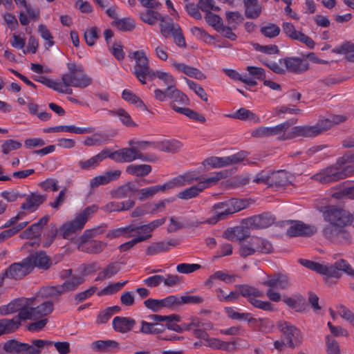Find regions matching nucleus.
<instances>
[{"label": "nucleus", "mask_w": 354, "mask_h": 354, "mask_svg": "<svg viewBox=\"0 0 354 354\" xmlns=\"http://www.w3.org/2000/svg\"><path fill=\"white\" fill-rule=\"evenodd\" d=\"M283 32L287 37L293 40H297L305 44L308 48L313 49L315 47V41L304 33L297 31L292 24L285 22L282 25Z\"/></svg>", "instance_id": "20"}, {"label": "nucleus", "mask_w": 354, "mask_h": 354, "mask_svg": "<svg viewBox=\"0 0 354 354\" xmlns=\"http://www.w3.org/2000/svg\"><path fill=\"white\" fill-rule=\"evenodd\" d=\"M291 124L292 123H290L289 121H286L274 127H270V136H277V140L280 141L290 140V129H290Z\"/></svg>", "instance_id": "32"}, {"label": "nucleus", "mask_w": 354, "mask_h": 354, "mask_svg": "<svg viewBox=\"0 0 354 354\" xmlns=\"http://www.w3.org/2000/svg\"><path fill=\"white\" fill-rule=\"evenodd\" d=\"M354 162V152L346 155L333 165L320 171L313 178L322 184H328L346 178L354 171L353 165H346Z\"/></svg>", "instance_id": "2"}, {"label": "nucleus", "mask_w": 354, "mask_h": 354, "mask_svg": "<svg viewBox=\"0 0 354 354\" xmlns=\"http://www.w3.org/2000/svg\"><path fill=\"white\" fill-rule=\"evenodd\" d=\"M140 332L145 334H158L165 330L162 325H158L156 323H149L145 321L141 322Z\"/></svg>", "instance_id": "54"}, {"label": "nucleus", "mask_w": 354, "mask_h": 354, "mask_svg": "<svg viewBox=\"0 0 354 354\" xmlns=\"http://www.w3.org/2000/svg\"><path fill=\"white\" fill-rule=\"evenodd\" d=\"M112 26L120 31H131L136 27L133 21L129 18L115 19L112 21Z\"/></svg>", "instance_id": "55"}, {"label": "nucleus", "mask_w": 354, "mask_h": 354, "mask_svg": "<svg viewBox=\"0 0 354 354\" xmlns=\"http://www.w3.org/2000/svg\"><path fill=\"white\" fill-rule=\"evenodd\" d=\"M122 97L125 101L134 104L136 107L140 108L144 111H148L147 107L143 101L131 91L124 89L122 91Z\"/></svg>", "instance_id": "47"}, {"label": "nucleus", "mask_w": 354, "mask_h": 354, "mask_svg": "<svg viewBox=\"0 0 354 354\" xmlns=\"http://www.w3.org/2000/svg\"><path fill=\"white\" fill-rule=\"evenodd\" d=\"M225 177V172L220 171L214 176L207 178L199 183L185 189L177 194V197L182 200H189L196 198L205 189Z\"/></svg>", "instance_id": "10"}, {"label": "nucleus", "mask_w": 354, "mask_h": 354, "mask_svg": "<svg viewBox=\"0 0 354 354\" xmlns=\"http://www.w3.org/2000/svg\"><path fill=\"white\" fill-rule=\"evenodd\" d=\"M67 66L68 72L62 76L65 87L84 88L92 84V79L84 73L83 67L77 66L75 63H68Z\"/></svg>", "instance_id": "7"}, {"label": "nucleus", "mask_w": 354, "mask_h": 354, "mask_svg": "<svg viewBox=\"0 0 354 354\" xmlns=\"http://www.w3.org/2000/svg\"><path fill=\"white\" fill-rule=\"evenodd\" d=\"M277 327L284 337L288 347L295 348L301 344V331L295 326L288 322L280 321L277 322Z\"/></svg>", "instance_id": "11"}, {"label": "nucleus", "mask_w": 354, "mask_h": 354, "mask_svg": "<svg viewBox=\"0 0 354 354\" xmlns=\"http://www.w3.org/2000/svg\"><path fill=\"white\" fill-rule=\"evenodd\" d=\"M106 243L100 241H94L90 243H87L86 245L77 246L79 250L85 252L87 253L98 254L104 250L106 248Z\"/></svg>", "instance_id": "48"}, {"label": "nucleus", "mask_w": 354, "mask_h": 354, "mask_svg": "<svg viewBox=\"0 0 354 354\" xmlns=\"http://www.w3.org/2000/svg\"><path fill=\"white\" fill-rule=\"evenodd\" d=\"M320 120L312 126H296L290 129L291 139L297 137L314 138L324 132Z\"/></svg>", "instance_id": "17"}, {"label": "nucleus", "mask_w": 354, "mask_h": 354, "mask_svg": "<svg viewBox=\"0 0 354 354\" xmlns=\"http://www.w3.org/2000/svg\"><path fill=\"white\" fill-rule=\"evenodd\" d=\"M169 250L164 241L154 242L149 245L146 249V254L149 256L156 255Z\"/></svg>", "instance_id": "59"}, {"label": "nucleus", "mask_w": 354, "mask_h": 354, "mask_svg": "<svg viewBox=\"0 0 354 354\" xmlns=\"http://www.w3.org/2000/svg\"><path fill=\"white\" fill-rule=\"evenodd\" d=\"M120 175V170L107 171L103 175L92 178L90 180V186L95 188L100 185H106L113 180H117Z\"/></svg>", "instance_id": "30"}, {"label": "nucleus", "mask_w": 354, "mask_h": 354, "mask_svg": "<svg viewBox=\"0 0 354 354\" xmlns=\"http://www.w3.org/2000/svg\"><path fill=\"white\" fill-rule=\"evenodd\" d=\"M183 145L176 140H163L156 142L154 148L167 153H176L182 148Z\"/></svg>", "instance_id": "37"}, {"label": "nucleus", "mask_w": 354, "mask_h": 354, "mask_svg": "<svg viewBox=\"0 0 354 354\" xmlns=\"http://www.w3.org/2000/svg\"><path fill=\"white\" fill-rule=\"evenodd\" d=\"M156 77H158L164 82L165 85L167 86L166 88L169 91L176 88V82L171 74L166 72L157 71L156 72L154 71V79Z\"/></svg>", "instance_id": "52"}, {"label": "nucleus", "mask_w": 354, "mask_h": 354, "mask_svg": "<svg viewBox=\"0 0 354 354\" xmlns=\"http://www.w3.org/2000/svg\"><path fill=\"white\" fill-rule=\"evenodd\" d=\"M160 13L151 9L147 10L140 15L142 21L149 25L155 24L156 21L160 18Z\"/></svg>", "instance_id": "60"}, {"label": "nucleus", "mask_w": 354, "mask_h": 354, "mask_svg": "<svg viewBox=\"0 0 354 354\" xmlns=\"http://www.w3.org/2000/svg\"><path fill=\"white\" fill-rule=\"evenodd\" d=\"M109 140V135L102 132H97L91 137H87L84 141V145L88 147L100 146L106 143Z\"/></svg>", "instance_id": "44"}, {"label": "nucleus", "mask_w": 354, "mask_h": 354, "mask_svg": "<svg viewBox=\"0 0 354 354\" xmlns=\"http://www.w3.org/2000/svg\"><path fill=\"white\" fill-rule=\"evenodd\" d=\"M227 116L241 120H253L255 122H260V119L256 114L245 108H241L233 114H230Z\"/></svg>", "instance_id": "46"}, {"label": "nucleus", "mask_w": 354, "mask_h": 354, "mask_svg": "<svg viewBox=\"0 0 354 354\" xmlns=\"http://www.w3.org/2000/svg\"><path fill=\"white\" fill-rule=\"evenodd\" d=\"M324 216L329 223L322 231L327 240L336 244H348L351 242V236L345 228L353 221V216L348 212L330 207L324 212Z\"/></svg>", "instance_id": "1"}, {"label": "nucleus", "mask_w": 354, "mask_h": 354, "mask_svg": "<svg viewBox=\"0 0 354 354\" xmlns=\"http://www.w3.org/2000/svg\"><path fill=\"white\" fill-rule=\"evenodd\" d=\"M65 131L69 133H73L77 134H84L93 132V128L92 127H86V128H80L76 127L73 125H60L53 127H49L48 129H44V131L46 133H50L51 131L58 132V131Z\"/></svg>", "instance_id": "36"}, {"label": "nucleus", "mask_w": 354, "mask_h": 354, "mask_svg": "<svg viewBox=\"0 0 354 354\" xmlns=\"http://www.w3.org/2000/svg\"><path fill=\"white\" fill-rule=\"evenodd\" d=\"M169 99L170 100L171 108L178 113V109H182L180 106H187L189 104V97L177 88L169 91Z\"/></svg>", "instance_id": "23"}, {"label": "nucleus", "mask_w": 354, "mask_h": 354, "mask_svg": "<svg viewBox=\"0 0 354 354\" xmlns=\"http://www.w3.org/2000/svg\"><path fill=\"white\" fill-rule=\"evenodd\" d=\"M244 6V15L248 19L258 18L263 10V6L258 0H242Z\"/></svg>", "instance_id": "33"}, {"label": "nucleus", "mask_w": 354, "mask_h": 354, "mask_svg": "<svg viewBox=\"0 0 354 354\" xmlns=\"http://www.w3.org/2000/svg\"><path fill=\"white\" fill-rule=\"evenodd\" d=\"M225 312L227 314V316L232 319L236 320H245L250 322L254 320V318L251 317L250 313H239L235 311L232 308H226Z\"/></svg>", "instance_id": "62"}, {"label": "nucleus", "mask_w": 354, "mask_h": 354, "mask_svg": "<svg viewBox=\"0 0 354 354\" xmlns=\"http://www.w3.org/2000/svg\"><path fill=\"white\" fill-rule=\"evenodd\" d=\"M135 65L133 74L142 84H147V79L154 80V71L150 68L149 61L143 50H138L133 53Z\"/></svg>", "instance_id": "9"}, {"label": "nucleus", "mask_w": 354, "mask_h": 354, "mask_svg": "<svg viewBox=\"0 0 354 354\" xmlns=\"http://www.w3.org/2000/svg\"><path fill=\"white\" fill-rule=\"evenodd\" d=\"M247 206L248 202L246 201L237 198H232L218 203L212 207L214 216L205 222L198 223V224L203 223L216 224L218 221L226 219L229 216L246 208Z\"/></svg>", "instance_id": "3"}, {"label": "nucleus", "mask_w": 354, "mask_h": 354, "mask_svg": "<svg viewBox=\"0 0 354 354\" xmlns=\"http://www.w3.org/2000/svg\"><path fill=\"white\" fill-rule=\"evenodd\" d=\"M138 189L136 187L133 182H127V183L120 186L112 192V195L116 198H122L131 197L134 193L137 192Z\"/></svg>", "instance_id": "39"}, {"label": "nucleus", "mask_w": 354, "mask_h": 354, "mask_svg": "<svg viewBox=\"0 0 354 354\" xmlns=\"http://www.w3.org/2000/svg\"><path fill=\"white\" fill-rule=\"evenodd\" d=\"M47 198L46 194L31 193L26 198V201L21 205V209L30 212L35 211Z\"/></svg>", "instance_id": "27"}, {"label": "nucleus", "mask_w": 354, "mask_h": 354, "mask_svg": "<svg viewBox=\"0 0 354 354\" xmlns=\"http://www.w3.org/2000/svg\"><path fill=\"white\" fill-rule=\"evenodd\" d=\"M346 117L342 115H333L330 118L319 120L324 131L332 128L334 125L340 124L346 120Z\"/></svg>", "instance_id": "56"}, {"label": "nucleus", "mask_w": 354, "mask_h": 354, "mask_svg": "<svg viewBox=\"0 0 354 354\" xmlns=\"http://www.w3.org/2000/svg\"><path fill=\"white\" fill-rule=\"evenodd\" d=\"M151 169L149 165H130L127 167L126 171L131 175L142 177L148 175Z\"/></svg>", "instance_id": "45"}, {"label": "nucleus", "mask_w": 354, "mask_h": 354, "mask_svg": "<svg viewBox=\"0 0 354 354\" xmlns=\"http://www.w3.org/2000/svg\"><path fill=\"white\" fill-rule=\"evenodd\" d=\"M109 113L111 115L119 117L120 121L127 127H136V124L132 120L130 115L124 109L117 110H109Z\"/></svg>", "instance_id": "50"}, {"label": "nucleus", "mask_w": 354, "mask_h": 354, "mask_svg": "<svg viewBox=\"0 0 354 354\" xmlns=\"http://www.w3.org/2000/svg\"><path fill=\"white\" fill-rule=\"evenodd\" d=\"M53 310L54 304L52 301H41L36 307L24 309L21 313H19V317H21L22 320L37 319L51 314Z\"/></svg>", "instance_id": "12"}, {"label": "nucleus", "mask_w": 354, "mask_h": 354, "mask_svg": "<svg viewBox=\"0 0 354 354\" xmlns=\"http://www.w3.org/2000/svg\"><path fill=\"white\" fill-rule=\"evenodd\" d=\"M262 284L268 287L266 295L270 301L274 302H278L281 299V294L275 290H287L291 285L288 277L281 273L269 276L267 280L262 282Z\"/></svg>", "instance_id": "8"}, {"label": "nucleus", "mask_w": 354, "mask_h": 354, "mask_svg": "<svg viewBox=\"0 0 354 354\" xmlns=\"http://www.w3.org/2000/svg\"><path fill=\"white\" fill-rule=\"evenodd\" d=\"M23 308L21 301L19 299H15L11 301L6 305L1 306L2 316L13 314L17 312H21Z\"/></svg>", "instance_id": "51"}, {"label": "nucleus", "mask_w": 354, "mask_h": 354, "mask_svg": "<svg viewBox=\"0 0 354 354\" xmlns=\"http://www.w3.org/2000/svg\"><path fill=\"white\" fill-rule=\"evenodd\" d=\"M109 158L118 162H130L137 159L149 160L145 155L134 147H126L113 152L109 151Z\"/></svg>", "instance_id": "13"}, {"label": "nucleus", "mask_w": 354, "mask_h": 354, "mask_svg": "<svg viewBox=\"0 0 354 354\" xmlns=\"http://www.w3.org/2000/svg\"><path fill=\"white\" fill-rule=\"evenodd\" d=\"M317 228L314 225H306L301 221H296L287 230V235L289 236H308L314 234Z\"/></svg>", "instance_id": "21"}, {"label": "nucleus", "mask_w": 354, "mask_h": 354, "mask_svg": "<svg viewBox=\"0 0 354 354\" xmlns=\"http://www.w3.org/2000/svg\"><path fill=\"white\" fill-rule=\"evenodd\" d=\"M172 66L178 71L183 73L187 76L196 78L199 80L206 79V75L199 69L186 65L183 63H178L176 62H172Z\"/></svg>", "instance_id": "34"}, {"label": "nucleus", "mask_w": 354, "mask_h": 354, "mask_svg": "<svg viewBox=\"0 0 354 354\" xmlns=\"http://www.w3.org/2000/svg\"><path fill=\"white\" fill-rule=\"evenodd\" d=\"M204 179L205 178H203L202 176L199 175L196 171H190L173 178L167 182V187L170 189L176 187H183L192 185L194 182L199 183V182H203Z\"/></svg>", "instance_id": "15"}, {"label": "nucleus", "mask_w": 354, "mask_h": 354, "mask_svg": "<svg viewBox=\"0 0 354 354\" xmlns=\"http://www.w3.org/2000/svg\"><path fill=\"white\" fill-rule=\"evenodd\" d=\"M160 21V32L161 35L167 38L173 34L180 26L177 24H174L172 19L169 17H164L160 15V18L158 19Z\"/></svg>", "instance_id": "35"}, {"label": "nucleus", "mask_w": 354, "mask_h": 354, "mask_svg": "<svg viewBox=\"0 0 354 354\" xmlns=\"http://www.w3.org/2000/svg\"><path fill=\"white\" fill-rule=\"evenodd\" d=\"M31 272L30 263L25 258L21 262L11 264L1 276H4V278L6 277L14 279H21Z\"/></svg>", "instance_id": "14"}, {"label": "nucleus", "mask_w": 354, "mask_h": 354, "mask_svg": "<svg viewBox=\"0 0 354 354\" xmlns=\"http://www.w3.org/2000/svg\"><path fill=\"white\" fill-rule=\"evenodd\" d=\"M84 281L83 277L72 276L67 279L62 284L63 290L65 292L75 290Z\"/></svg>", "instance_id": "53"}, {"label": "nucleus", "mask_w": 354, "mask_h": 354, "mask_svg": "<svg viewBox=\"0 0 354 354\" xmlns=\"http://www.w3.org/2000/svg\"><path fill=\"white\" fill-rule=\"evenodd\" d=\"M265 65L277 74H284L286 71L301 74L309 68L307 59L299 57H286L280 59L278 62H271L265 63Z\"/></svg>", "instance_id": "4"}, {"label": "nucleus", "mask_w": 354, "mask_h": 354, "mask_svg": "<svg viewBox=\"0 0 354 354\" xmlns=\"http://www.w3.org/2000/svg\"><path fill=\"white\" fill-rule=\"evenodd\" d=\"M109 151L108 149L102 150L101 152L88 160L79 161L78 165L82 170L93 169L97 167L101 162L109 157Z\"/></svg>", "instance_id": "28"}, {"label": "nucleus", "mask_w": 354, "mask_h": 354, "mask_svg": "<svg viewBox=\"0 0 354 354\" xmlns=\"http://www.w3.org/2000/svg\"><path fill=\"white\" fill-rule=\"evenodd\" d=\"M275 221V217L268 212L255 215L245 218L243 223L250 229H263L272 225Z\"/></svg>", "instance_id": "18"}, {"label": "nucleus", "mask_w": 354, "mask_h": 354, "mask_svg": "<svg viewBox=\"0 0 354 354\" xmlns=\"http://www.w3.org/2000/svg\"><path fill=\"white\" fill-rule=\"evenodd\" d=\"M98 209L97 206L93 205L86 207L77 214L74 220L64 223L59 228L62 236L65 239H71L77 232L81 231L88 218Z\"/></svg>", "instance_id": "6"}, {"label": "nucleus", "mask_w": 354, "mask_h": 354, "mask_svg": "<svg viewBox=\"0 0 354 354\" xmlns=\"http://www.w3.org/2000/svg\"><path fill=\"white\" fill-rule=\"evenodd\" d=\"M100 31L97 27H91L85 30L84 37L86 43L92 46L95 44L97 39L100 37Z\"/></svg>", "instance_id": "58"}, {"label": "nucleus", "mask_w": 354, "mask_h": 354, "mask_svg": "<svg viewBox=\"0 0 354 354\" xmlns=\"http://www.w3.org/2000/svg\"><path fill=\"white\" fill-rule=\"evenodd\" d=\"M51 345L48 340L35 339L29 344L13 339L3 343V354H41L44 346Z\"/></svg>", "instance_id": "5"}, {"label": "nucleus", "mask_w": 354, "mask_h": 354, "mask_svg": "<svg viewBox=\"0 0 354 354\" xmlns=\"http://www.w3.org/2000/svg\"><path fill=\"white\" fill-rule=\"evenodd\" d=\"M291 175L283 170L272 171L270 175V187L274 186L277 188L286 187L291 184Z\"/></svg>", "instance_id": "31"}, {"label": "nucleus", "mask_w": 354, "mask_h": 354, "mask_svg": "<svg viewBox=\"0 0 354 354\" xmlns=\"http://www.w3.org/2000/svg\"><path fill=\"white\" fill-rule=\"evenodd\" d=\"M178 301L179 304H176L177 308L183 304H201L204 301V299L198 295H186L181 296L180 297H178Z\"/></svg>", "instance_id": "61"}, {"label": "nucleus", "mask_w": 354, "mask_h": 354, "mask_svg": "<svg viewBox=\"0 0 354 354\" xmlns=\"http://www.w3.org/2000/svg\"><path fill=\"white\" fill-rule=\"evenodd\" d=\"M21 320L19 314L12 319H0V336L15 333L21 326Z\"/></svg>", "instance_id": "29"}, {"label": "nucleus", "mask_w": 354, "mask_h": 354, "mask_svg": "<svg viewBox=\"0 0 354 354\" xmlns=\"http://www.w3.org/2000/svg\"><path fill=\"white\" fill-rule=\"evenodd\" d=\"M283 301L297 312L304 311L307 306L306 299L300 295L294 297H284Z\"/></svg>", "instance_id": "41"}, {"label": "nucleus", "mask_w": 354, "mask_h": 354, "mask_svg": "<svg viewBox=\"0 0 354 354\" xmlns=\"http://www.w3.org/2000/svg\"><path fill=\"white\" fill-rule=\"evenodd\" d=\"M198 327H194L193 330L194 335L196 337L205 340L208 337L207 330L212 328V324L210 322H203L199 319Z\"/></svg>", "instance_id": "57"}, {"label": "nucleus", "mask_w": 354, "mask_h": 354, "mask_svg": "<svg viewBox=\"0 0 354 354\" xmlns=\"http://www.w3.org/2000/svg\"><path fill=\"white\" fill-rule=\"evenodd\" d=\"M26 259L30 263L32 270L35 267L48 270L52 264L50 258L46 255V252L42 251L29 255L26 257Z\"/></svg>", "instance_id": "24"}, {"label": "nucleus", "mask_w": 354, "mask_h": 354, "mask_svg": "<svg viewBox=\"0 0 354 354\" xmlns=\"http://www.w3.org/2000/svg\"><path fill=\"white\" fill-rule=\"evenodd\" d=\"M49 220L48 216H44L37 223L24 230L19 236L21 239H32L33 237L40 238L42 228L47 224Z\"/></svg>", "instance_id": "26"}, {"label": "nucleus", "mask_w": 354, "mask_h": 354, "mask_svg": "<svg viewBox=\"0 0 354 354\" xmlns=\"http://www.w3.org/2000/svg\"><path fill=\"white\" fill-rule=\"evenodd\" d=\"M133 232L134 229L133 228L132 224H131L124 227H120L110 230L107 233L106 236L110 239H114L121 236L125 238H129L133 236L132 232Z\"/></svg>", "instance_id": "49"}, {"label": "nucleus", "mask_w": 354, "mask_h": 354, "mask_svg": "<svg viewBox=\"0 0 354 354\" xmlns=\"http://www.w3.org/2000/svg\"><path fill=\"white\" fill-rule=\"evenodd\" d=\"M176 304H179V302L178 297L174 295L168 296L162 299L149 298L144 301L145 306L155 313L159 312L164 308L175 309L177 308Z\"/></svg>", "instance_id": "19"}, {"label": "nucleus", "mask_w": 354, "mask_h": 354, "mask_svg": "<svg viewBox=\"0 0 354 354\" xmlns=\"http://www.w3.org/2000/svg\"><path fill=\"white\" fill-rule=\"evenodd\" d=\"M64 293V292L61 285L44 287L39 291L41 298H54L55 300H58L59 297Z\"/></svg>", "instance_id": "42"}, {"label": "nucleus", "mask_w": 354, "mask_h": 354, "mask_svg": "<svg viewBox=\"0 0 354 354\" xmlns=\"http://www.w3.org/2000/svg\"><path fill=\"white\" fill-rule=\"evenodd\" d=\"M260 31L265 37L274 38L279 35L280 28L277 25L270 23L261 27Z\"/></svg>", "instance_id": "64"}, {"label": "nucleus", "mask_w": 354, "mask_h": 354, "mask_svg": "<svg viewBox=\"0 0 354 354\" xmlns=\"http://www.w3.org/2000/svg\"><path fill=\"white\" fill-rule=\"evenodd\" d=\"M246 225L245 226H236L234 228H229L223 233V236L231 241H237L239 244L250 237V232Z\"/></svg>", "instance_id": "22"}, {"label": "nucleus", "mask_w": 354, "mask_h": 354, "mask_svg": "<svg viewBox=\"0 0 354 354\" xmlns=\"http://www.w3.org/2000/svg\"><path fill=\"white\" fill-rule=\"evenodd\" d=\"M93 349L97 352L107 353L113 349H118L120 344L115 340H97L91 345Z\"/></svg>", "instance_id": "40"}, {"label": "nucleus", "mask_w": 354, "mask_h": 354, "mask_svg": "<svg viewBox=\"0 0 354 354\" xmlns=\"http://www.w3.org/2000/svg\"><path fill=\"white\" fill-rule=\"evenodd\" d=\"M235 287L239 289V295L248 298L249 301L250 298L261 297L263 296V292L254 286L243 284L236 285Z\"/></svg>", "instance_id": "43"}, {"label": "nucleus", "mask_w": 354, "mask_h": 354, "mask_svg": "<svg viewBox=\"0 0 354 354\" xmlns=\"http://www.w3.org/2000/svg\"><path fill=\"white\" fill-rule=\"evenodd\" d=\"M136 324V320L131 317L120 316L115 317L112 322L113 328L120 333L131 331Z\"/></svg>", "instance_id": "25"}, {"label": "nucleus", "mask_w": 354, "mask_h": 354, "mask_svg": "<svg viewBox=\"0 0 354 354\" xmlns=\"http://www.w3.org/2000/svg\"><path fill=\"white\" fill-rule=\"evenodd\" d=\"M167 189H169V188L167 187V184L166 183L163 185H158L138 189L137 192L139 193V200L143 201L148 198L153 197L155 194L160 192H163Z\"/></svg>", "instance_id": "38"}, {"label": "nucleus", "mask_w": 354, "mask_h": 354, "mask_svg": "<svg viewBox=\"0 0 354 354\" xmlns=\"http://www.w3.org/2000/svg\"><path fill=\"white\" fill-rule=\"evenodd\" d=\"M325 268V275L329 277L339 279L342 277V272L354 277V270L343 259L337 260L334 264L326 265Z\"/></svg>", "instance_id": "16"}, {"label": "nucleus", "mask_w": 354, "mask_h": 354, "mask_svg": "<svg viewBox=\"0 0 354 354\" xmlns=\"http://www.w3.org/2000/svg\"><path fill=\"white\" fill-rule=\"evenodd\" d=\"M300 263L306 268L315 271L319 274L325 275V266L326 265L321 264L319 263L314 262L307 259H299Z\"/></svg>", "instance_id": "63"}]
</instances>
